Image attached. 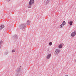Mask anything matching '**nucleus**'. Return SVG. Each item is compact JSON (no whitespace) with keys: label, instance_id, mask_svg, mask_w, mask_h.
<instances>
[{"label":"nucleus","instance_id":"nucleus-1","mask_svg":"<svg viewBox=\"0 0 76 76\" xmlns=\"http://www.w3.org/2000/svg\"><path fill=\"white\" fill-rule=\"evenodd\" d=\"M34 3V0H31L29 2V6L28 7V8H31V6Z\"/></svg>","mask_w":76,"mask_h":76},{"label":"nucleus","instance_id":"nucleus-2","mask_svg":"<svg viewBox=\"0 0 76 76\" xmlns=\"http://www.w3.org/2000/svg\"><path fill=\"white\" fill-rule=\"evenodd\" d=\"M76 35V31H74V32H72V33L71 34V36L72 37H75Z\"/></svg>","mask_w":76,"mask_h":76},{"label":"nucleus","instance_id":"nucleus-3","mask_svg":"<svg viewBox=\"0 0 76 76\" xmlns=\"http://www.w3.org/2000/svg\"><path fill=\"white\" fill-rule=\"evenodd\" d=\"M50 57H51V54H48L47 56V58H48V59L50 58Z\"/></svg>","mask_w":76,"mask_h":76},{"label":"nucleus","instance_id":"nucleus-4","mask_svg":"<svg viewBox=\"0 0 76 76\" xmlns=\"http://www.w3.org/2000/svg\"><path fill=\"white\" fill-rule=\"evenodd\" d=\"M55 54H58L59 53V50L58 49H56L55 52Z\"/></svg>","mask_w":76,"mask_h":76},{"label":"nucleus","instance_id":"nucleus-5","mask_svg":"<svg viewBox=\"0 0 76 76\" xmlns=\"http://www.w3.org/2000/svg\"><path fill=\"white\" fill-rule=\"evenodd\" d=\"M4 27V25H2L1 26H0V29H2Z\"/></svg>","mask_w":76,"mask_h":76},{"label":"nucleus","instance_id":"nucleus-6","mask_svg":"<svg viewBox=\"0 0 76 76\" xmlns=\"http://www.w3.org/2000/svg\"><path fill=\"white\" fill-rule=\"evenodd\" d=\"M62 47H63V45H60L58 46V48H62Z\"/></svg>","mask_w":76,"mask_h":76},{"label":"nucleus","instance_id":"nucleus-7","mask_svg":"<svg viewBox=\"0 0 76 76\" xmlns=\"http://www.w3.org/2000/svg\"><path fill=\"white\" fill-rule=\"evenodd\" d=\"M62 24H63L64 26L65 25H66V22L64 21H63Z\"/></svg>","mask_w":76,"mask_h":76},{"label":"nucleus","instance_id":"nucleus-8","mask_svg":"<svg viewBox=\"0 0 76 76\" xmlns=\"http://www.w3.org/2000/svg\"><path fill=\"white\" fill-rule=\"evenodd\" d=\"M73 23V21H70L69 22V24L70 25H72V24Z\"/></svg>","mask_w":76,"mask_h":76},{"label":"nucleus","instance_id":"nucleus-9","mask_svg":"<svg viewBox=\"0 0 76 76\" xmlns=\"http://www.w3.org/2000/svg\"><path fill=\"white\" fill-rule=\"evenodd\" d=\"M63 26H64V25L62 24L60 26V28H63Z\"/></svg>","mask_w":76,"mask_h":76},{"label":"nucleus","instance_id":"nucleus-10","mask_svg":"<svg viewBox=\"0 0 76 76\" xmlns=\"http://www.w3.org/2000/svg\"><path fill=\"white\" fill-rule=\"evenodd\" d=\"M49 45H52V42H50L49 43Z\"/></svg>","mask_w":76,"mask_h":76},{"label":"nucleus","instance_id":"nucleus-11","mask_svg":"<svg viewBox=\"0 0 76 76\" xmlns=\"http://www.w3.org/2000/svg\"><path fill=\"white\" fill-rule=\"evenodd\" d=\"M1 44H2V42L0 41V45H1Z\"/></svg>","mask_w":76,"mask_h":76},{"label":"nucleus","instance_id":"nucleus-12","mask_svg":"<svg viewBox=\"0 0 76 76\" xmlns=\"http://www.w3.org/2000/svg\"><path fill=\"white\" fill-rule=\"evenodd\" d=\"M12 52H15V50H13Z\"/></svg>","mask_w":76,"mask_h":76},{"label":"nucleus","instance_id":"nucleus-13","mask_svg":"<svg viewBox=\"0 0 76 76\" xmlns=\"http://www.w3.org/2000/svg\"><path fill=\"white\" fill-rule=\"evenodd\" d=\"M29 21H28L27 22V24H28V22H29Z\"/></svg>","mask_w":76,"mask_h":76},{"label":"nucleus","instance_id":"nucleus-14","mask_svg":"<svg viewBox=\"0 0 76 76\" xmlns=\"http://www.w3.org/2000/svg\"><path fill=\"white\" fill-rule=\"evenodd\" d=\"M6 1H10V0H6Z\"/></svg>","mask_w":76,"mask_h":76},{"label":"nucleus","instance_id":"nucleus-15","mask_svg":"<svg viewBox=\"0 0 76 76\" xmlns=\"http://www.w3.org/2000/svg\"><path fill=\"white\" fill-rule=\"evenodd\" d=\"M48 1H50V0H48Z\"/></svg>","mask_w":76,"mask_h":76}]
</instances>
